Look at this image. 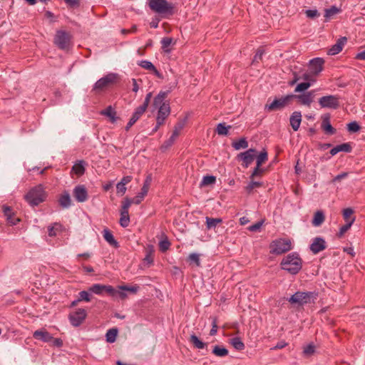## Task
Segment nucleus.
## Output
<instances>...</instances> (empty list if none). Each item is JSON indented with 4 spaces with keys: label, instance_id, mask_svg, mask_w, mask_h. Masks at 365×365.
<instances>
[{
    "label": "nucleus",
    "instance_id": "nucleus-1",
    "mask_svg": "<svg viewBox=\"0 0 365 365\" xmlns=\"http://www.w3.org/2000/svg\"><path fill=\"white\" fill-rule=\"evenodd\" d=\"M280 267L291 274H297L302 268V259L299 254L292 252L282 259Z\"/></svg>",
    "mask_w": 365,
    "mask_h": 365
},
{
    "label": "nucleus",
    "instance_id": "nucleus-2",
    "mask_svg": "<svg viewBox=\"0 0 365 365\" xmlns=\"http://www.w3.org/2000/svg\"><path fill=\"white\" fill-rule=\"evenodd\" d=\"M166 93L160 92L154 98L153 106L158 109L156 121L158 124H164L165 119L170 113V108L168 103L165 102Z\"/></svg>",
    "mask_w": 365,
    "mask_h": 365
},
{
    "label": "nucleus",
    "instance_id": "nucleus-3",
    "mask_svg": "<svg viewBox=\"0 0 365 365\" xmlns=\"http://www.w3.org/2000/svg\"><path fill=\"white\" fill-rule=\"evenodd\" d=\"M148 6L153 11L160 15H173L174 13V5L167 0H149Z\"/></svg>",
    "mask_w": 365,
    "mask_h": 365
},
{
    "label": "nucleus",
    "instance_id": "nucleus-4",
    "mask_svg": "<svg viewBox=\"0 0 365 365\" xmlns=\"http://www.w3.org/2000/svg\"><path fill=\"white\" fill-rule=\"evenodd\" d=\"M46 197V194L43 187L41 185H38L29 191L25 196V199L31 206H36L43 202Z\"/></svg>",
    "mask_w": 365,
    "mask_h": 365
},
{
    "label": "nucleus",
    "instance_id": "nucleus-5",
    "mask_svg": "<svg viewBox=\"0 0 365 365\" xmlns=\"http://www.w3.org/2000/svg\"><path fill=\"white\" fill-rule=\"evenodd\" d=\"M317 297V294L314 292H297L288 301L292 304L304 305L314 302Z\"/></svg>",
    "mask_w": 365,
    "mask_h": 365
},
{
    "label": "nucleus",
    "instance_id": "nucleus-6",
    "mask_svg": "<svg viewBox=\"0 0 365 365\" xmlns=\"http://www.w3.org/2000/svg\"><path fill=\"white\" fill-rule=\"evenodd\" d=\"M270 252L274 255H282L292 249V242L288 239H278L270 245Z\"/></svg>",
    "mask_w": 365,
    "mask_h": 365
},
{
    "label": "nucleus",
    "instance_id": "nucleus-7",
    "mask_svg": "<svg viewBox=\"0 0 365 365\" xmlns=\"http://www.w3.org/2000/svg\"><path fill=\"white\" fill-rule=\"evenodd\" d=\"M118 79V75L117 73H110L96 82L93 86V90L96 91H101L113 85Z\"/></svg>",
    "mask_w": 365,
    "mask_h": 365
},
{
    "label": "nucleus",
    "instance_id": "nucleus-8",
    "mask_svg": "<svg viewBox=\"0 0 365 365\" xmlns=\"http://www.w3.org/2000/svg\"><path fill=\"white\" fill-rule=\"evenodd\" d=\"M340 97L336 95L324 96L319 98L318 103L322 108L336 110L340 106Z\"/></svg>",
    "mask_w": 365,
    "mask_h": 365
},
{
    "label": "nucleus",
    "instance_id": "nucleus-9",
    "mask_svg": "<svg viewBox=\"0 0 365 365\" xmlns=\"http://www.w3.org/2000/svg\"><path fill=\"white\" fill-rule=\"evenodd\" d=\"M294 97V95L291 94L279 98H276L271 103L267 104L265 106V108L267 110H281L287 106Z\"/></svg>",
    "mask_w": 365,
    "mask_h": 365
},
{
    "label": "nucleus",
    "instance_id": "nucleus-10",
    "mask_svg": "<svg viewBox=\"0 0 365 365\" xmlns=\"http://www.w3.org/2000/svg\"><path fill=\"white\" fill-rule=\"evenodd\" d=\"M71 35L64 31H58L54 37V43L61 49L68 48L71 42Z\"/></svg>",
    "mask_w": 365,
    "mask_h": 365
},
{
    "label": "nucleus",
    "instance_id": "nucleus-11",
    "mask_svg": "<svg viewBox=\"0 0 365 365\" xmlns=\"http://www.w3.org/2000/svg\"><path fill=\"white\" fill-rule=\"evenodd\" d=\"M185 125V120H180L176 123V125L174 127V130H173L172 135L170 137V138L168 140H166L164 143V144L162 145V148L166 149L173 144V143L175 142L176 138L180 135L181 130L184 128Z\"/></svg>",
    "mask_w": 365,
    "mask_h": 365
},
{
    "label": "nucleus",
    "instance_id": "nucleus-12",
    "mask_svg": "<svg viewBox=\"0 0 365 365\" xmlns=\"http://www.w3.org/2000/svg\"><path fill=\"white\" fill-rule=\"evenodd\" d=\"M86 315V311L84 309H78L76 312L70 314V322L73 327H78L85 320Z\"/></svg>",
    "mask_w": 365,
    "mask_h": 365
},
{
    "label": "nucleus",
    "instance_id": "nucleus-13",
    "mask_svg": "<svg viewBox=\"0 0 365 365\" xmlns=\"http://www.w3.org/2000/svg\"><path fill=\"white\" fill-rule=\"evenodd\" d=\"M256 157V150L250 148L245 152L238 154L237 158L243 163V166L247 168L254 160Z\"/></svg>",
    "mask_w": 365,
    "mask_h": 365
},
{
    "label": "nucleus",
    "instance_id": "nucleus-14",
    "mask_svg": "<svg viewBox=\"0 0 365 365\" xmlns=\"http://www.w3.org/2000/svg\"><path fill=\"white\" fill-rule=\"evenodd\" d=\"M309 248L312 253L317 254L327 248L326 242L322 237H315L313 239Z\"/></svg>",
    "mask_w": 365,
    "mask_h": 365
},
{
    "label": "nucleus",
    "instance_id": "nucleus-15",
    "mask_svg": "<svg viewBox=\"0 0 365 365\" xmlns=\"http://www.w3.org/2000/svg\"><path fill=\"white\" fill-rule=\"evenodd\" d=\"M73 196L76 201L83 202L88 200V192L83 185H77L73 189Z\"/></svg>",
    "mask_w": 365,
    "mask_h": 365
},
{
    "label": "nucleus",
    "instance_id": "nucleus-16",
    "mask_svg": "<svg viewBox=\"0 0 365 365\" xmlns=\"http://www.w3.org/2000/svg\"><path fill=\"white\" fill-rule=\"evenodd\" d=\"M150 182L151 178L150 176H148L143 183L140 192H139L138 195L134 197V204L138 205L141 202L145 196L148 194Z\"/></svg>",
    "mask_w": 365,
    "mask_h": 365
},
{
    "label": "nucleus",
    "instance_id": "nucleus-17",
    "mask_svg": "<svg viewBox=\"0 0 365 365\" xmlns=\"http://www.w3.org/2000/svg\"><path fill=\"white\" fill-rule=\"evenodd\" d=\"M324 60L321 58H316L309 61V68L312 74L317 75L323 69Z\"/></svg>",
    "mask_w": 365,
    "mask_h": 365
},
{
    "label": "nucleus",
    "instance_id": "nucleus-18",
    "mask_svg": "<svg viewBox=\"0 0 365 365\" xmlns=\"http://www.w3.org/2000/svg\"><path fill=\"white\" fill-rule=\"evenodd\" d=\"M346 41L347 38L346 37H341L339 38L336 43L329 49L328 54L334 56L340 53L342 51Z\"/></svg>",
    "mask_w": 365,
    "mask_h": 365
},
{
    "label": "nucleus",
    "instance_id": "nucleus-19",
    "mask_svg": "<svg viewBox=\"0 0 365 365\" xmlns=\"http://www.w3.org/2000/svg\"><path fill=\"white\" fill-rule=\"evenodd\" d=\"M314 93V91H312L301 95H294V98H297L302 104L309 106L313 101Z\"/></svg>",
    "mask_w": 365,
    "mask_h": 365
},
{
    "label": "nucleus",
    "instance_id": "nucleus-20",
    "mask_svg": "<svg viewBox=\"0 0 365 365\" xmlns=\"http://www.w3.org/2000/svg\"><path fill=\"white\" fill-rule=\"evenodd\" d=\"M290 125L294 131L298 130L302 122V114L299 111H294L289 118Z\"/></svg>",
    "mask_w": 365,
    "mask_h": 365
},
{
    "label": "nucleus",
    "instance_id": "nucleus-21",
    "mask_svg": "<svg viewBox=\"0 0 365 365\" xmlns=\"http://www.w3.org/2000/svg\"><path fill=\"white\" fill-rule=\"evenodd\" d=\"M145 113L144 110H143V108H140L138 107L135 112L133 113L132 117L130 118V120L128 121L127 125L125 126V130L128 131L129 129L135 123V122L140 118V116Z\"/></svg>",
    "mask_w": 365,
    "mask_h": 365
},
{
    "label": "nucleus",
    "instance_id": "nucleus-22",
    "mask_svg": "<svg viewBox=\"0 0 365 365\" xmlns=\"http://www.w3.org/2000/svg\"><path fill=\"white\" fill-rule=\"evenodd\" d=\"M33 336L35 339H40L44 342H48L53 339L51 335L44 330H36L34 332Z\"/></svg>",
    "mask_w": 365,
    "mask_h": 365
},
{
    "label": "nucleus",
    "instance_id": "nucleus-23",
    "mask_svg": "<svg viewBox=\"0 0 365 365\" xmlns=\"http://www.w3.org/2000/svg\"><path fill=\"white\" fill-rule=\"evenodd\" d=\"M351 151V147L349 143H342L333 148L330 150V154L334 156L339 152L350 153Z\"/></svg>",
    "mask_w": 365,
    "mask_h": 365
},
{
    "label": "nucleus",
    "instance_id": "nucleus-24",
    "mask_svg": "<svg viewBox=\"0 0 365 365\" xmlns=\"http://www.w3.org/2000/svg\"><path fill=\"white\" fill-rule=\"evenodd\" d=\"M60 205L63 208H68L71 206V200L68 192L65 191L61 194L58 200Z\"/></svg>",
    "mask_w": 365,
    "mask_h": 365
},
{
    "label": "nucleus",
    "instance_id": "nucleus-25",
    "mask_svg": "<svg viewBox=\"0 0 365 365\" xmlns=\"http://www.w3.org/2000/svg\"><path fill=\"white\" fill-rule=\"evenodd\" d=\"M101 113L108 117L111 123H115L118 120L116 112L111 106L107 107L105 110H102Z\"/></svg>",
    "mask_w": 365,
    "mask_h": 365
},
{
    "label": "nucleus",
    "instance_id": "nucleus-26",
    "mask_svg": "<svg viewBox=\"0 0 365 365\" xmlns=\"http://www.w3.org/2000/svg\"><path fill=\"white\" fill-rule=\"evenodd\" d=\"M324 212L322 210H318L314 213L312 223L314 227H319L324 222Z\"/></svg>",
    "mask_w": 365,
    "mask_h": 365
},
{
    "label": "nucleus",
    "instance_id": "nucleus-27",
    "mask_svg": "<svg viewBox=\"0 0 365 365\" xmlns=\"http://www.w3.org/2000/svg\"><path fill=\"white\" fill-rule=\"evenodd\" d=\"M190 342L192 344L194 347L198 349H204L207 344L202 341L196 335L192 334L190 338Z\"/></svg>",
    "mask_w": 365,
    "mask_h": 365
},
{
    "label": "nucleus",
    "instance_id": "nucleus-28",
    "mask_svg": "<svg viewBox=\"0 0 365 365\" xmlns=\"http://www.w3.org/2000/svg\"><path fill=\"white\" fill-rule=\"evenodd\" d=\"M340 12V9L336 7V6H332L329 9H326L324 10V17L326 21H329L334 16L339 14Z\"/></svg>",
    "mask_w": 365,
    "mask_h": 365
},
{
    "label": "nucleus",
    "instance_id": "nucleus-29",
    "mask_svg": "<svg viewBox=\"0 0 365 365\" xmlns=\"http://www.w3.org/2000/svg\"><path fill=\"white\" fill-rule=\"evenodd\" d=\"M103 234L105 240L108 242L110 245H113L115 247H118V243L114 239L113 234L108 230H104Z\"/></svg>",
    "mask_w": 365,
    "mask_h": 365
},
{
    "label": "nucleus",
    "instance_id": "nucleus-30",
    "mask_svg": "<svg viewBox=\"0 0 365 365\" xmlns=\"http://www.w3.org/2000/svg\"><path fill=\"white\" fill-rule=\"evenodd\" d=\"M212 354L218 357H225L228 355V350L221 346L216 345L213 347Z\"/></svg>",
    "mask_w": 365,
    "mask_h": 365
},
{
    "label": "nucleus",
    "instance_id": "nucleus-31",
    "mask_svg": "<svg viewBox=\"0 0 365 365\" xmlns=\"http://www.w3.org/2000/svg\"><path fill=\"white\" fill-rule=\"evenodd\" d=\"M322 129L329 134H334L335 132V130L331 126L329 117H326L323 119L322 123Z\"/></svg>",
    "mask_w": 365,
    "mask_h": 365
},
{
    "label": "nucleus",
    "instance_id": "nucleus-32",
    "mask_svg": "<svg viewBox=\"0 0 365 365\" xmlns=\"http://www.w3.org/2000/svg\"><path fill=\"white\" fill-rule=\"evenodd\" d=\"M206 226L208 230L215 228L216 226L222 222L221 218H211L206 217Z\"/></svg>",
    "mask_w": 365,
    "mask_h": 365
},
{
    "label": "nucleus",
    "instance_id": "nucleus-33",
    "mask_svg": "<svg viewBox=\"0 0 365 365\" xmlns=\"http://www.w3.org/2000/svg\"><path fill=\"white\" fill-rule=\"evenodd\" d=\"M230 343L237 350L241 351L245 349V344L239 337L232 338Z\"/></svg>",
    "mask_w": 365,
    "mask_h": 365
},
{
    "label": "nucleus",
    "instance_id": "nucleus-34",
    "mask_svg": "<svg viewBox=\"0 0 365 365\" xmlns=\"http://www.w3.org/2000/svg\"><path fill=\"white\" fill-rule=\"evenodd\" d=\"M118 335V329L115 328L110 329L108 330L106 334V341L108 343H113L116 340V337Z\"/></svg>",
    "mask_w": 365,
    "mask_h": 365
},
{
    "label": "nucleus",
    "instance_id": "nucleus-35",
    "mask_svg": "<svg viewBox=\"0 0 365 365\" xmlns=\"http://www.w3.org/2000/svg\"><path fill=\"white\" fill-rule=\"evenodd\" d=\"M104 284H94L88 288V292L96 294L101 295L104 292Z\"/></svg>",
    "mask_w": 365,
    "mask_h": 365
},
{
    "label": "nucleus",
    "instance_id": "nucleus-36",
    "mask_svg": "<svg viewBox=\"0 0 365 365\" xmlns=\"http://www.w3.org/2000/svg\"><path fill=\"white\" fill-rule=\"evenodd\" d=\"M232 147L237 150L245 149L248 147V142L245 138H240L239 140L232 143Z\"/></svg>",
    "mask_w": 365,
    "mask_h": 365
},
{
    "label": "nucleus",
    "instance_id": "nucleus-37",
    "mask_svg": "<svg viewBox=\"0 0 365 365\" xmlns=\"http://www.w3.org/2000/svg\"><path fill=\"white\" fill-rule=\"evenodd\" d=\"M120 225L123 227H127L130 223V217L128 212L120 211Z\"/></svg>",
    "mask_w": 365,
    "mask_h": 365
},
{
    "label": "nucleus",
    "instance_id": "nucleus-38",
    "mask_svg": "<svg viewBox=\"0 0 365 365\" xmlns=\"http://www.w3.org/2000/svg\"><path fill=\"white\" fill-rule=\"evenodd\" d=\"M72 171L78 176L82 175L85 172L83 161H79L74 164L72 168Z\"/></svg>",
    "mask_w": 365,
    "mask_h": 365
},
{
    "label": "nucleus",
    "instance_id": "nucleus-39",
    "mask_svg": "<svg viewBox=\"0 0 365 365\" xmlns=\"http://www.w3.org/2000/svg\"><path fill=\"white\" fill-rule=\"evenodd\" d=\"M139 66H140L142 68L146 70L154 71L157 76L159 75L158 70L155 68L154 65L149 61H141L139 63Z\"/></svg>",
    "mask_w": 365,
    "mask_h": 365
},
{
    "label": "nucleus",
    "instance_id": "nucleus-40",
    "mask_svg": "<svg viewBox=\"0 0 365 365\" xmlns=\"http://www.w3.org/2000/svg\"><path fill=\"white\" fill-rule=\"evenodd\" d=\"M354 210L350 208H346L343 210V217L346 222H349V221H351L353 220V223L355 221V217L353 216Z\"/></svg>",
    "mask_w": 365,
    "mask_h": 365
},
{
    "label": "nucleus",
    "instance_id": "nucleus-41",
    "mask_svg": "<svg viewBox=\"0 0 365 365\" xmlns=\"http://www.w3.org/2000/svg\"><path fill=\"white\" fill-rule=\"evenodd\" d=\"M230 125L226 126L225 123H219L217 125L216 131L218 135H226L228 133Z\"/></svg>",
    "mask_w": 365,
    "mask_h": 365
},
{
    "label": "nucleus",
    "instance_id": "nucleus-42",
    "mask_svg": "<svg viewBox=\"0 0 365 365\" xmlns=\"http://www.w3.org/2000/svg\"><path fill=\"white\" fill-rule=\"evenodd\" d=\"M61 225L58 223L53 224L48 227V232L50 237H55L61 230Z\"/></svg>",
    "mask_w": 365,
    "mask_h": 365
},
{
    "label": "nucleus",
    "instance_id": "nucleus-43",
    "mask_svg": "<svg viewBox=\"0 0 365 365\" xmlns=\"http://www.w3.org/2000/svg\"><path fill=\"white\" fill-rule=\"evenodd\" d=\"M267 160V152L266 150H262L259 153V154L257 156V165L258 167H260L262 163Z\"/></svg>",
    "mask_w": 365,
    "mask_h": 365
},
{
    "label": "nucleus",
    "instance_id": "nucleus-44",
    "mask_svg": "<svg viewBox=\"0 0 365 365\" xmlns=\"http://www.w3.org/2000/svg\"><path fill=\"white\" fill-rule=\"evenodd\" d=\"M134 201H135L134 198H133V199L125 198V200L122 202L120 211L128 212L129 207H130V205L133 203H134Z\"/></svg>",
    "mask_w": 365,
    "mask_h": 365
},
{
    "label": "nucleus",
    "instance_id": "nucleus-45",
    "mask_svg": "<svg viewBox=\"0 0 365 365\" xmlns=\"http://www.w3.org/2000/svg\"><path fill=\"white\" fill-rule=\"evenodd\" d=\"M353 225V220L351 221H349V222H346L345 225H342L339 231L338 235L339 237H342L345 232H346L351 225Z\"/></svg>",
    "mask_w": 365,
    "mask_h": 365
},
{
    "label": "nucleus",
    "instance_id": "nucleus-46",
    "mask_svg": "<svg viewBox=\"0 0 365 365\" xmlns=\"http://www.w3.org/2000/svg\"><path fill=\"white\" fill-rule=\"evenodd\" d=\"M216 181V178L213 175L204 176L201 182V185H208L214 184Z\"/></svg>",
    "mask_w": 365,
    "mask_h": 365
},
{
    "label": "nucleus",
    "instance_id": "nucleus-47",
    "mask_svg": "<svg viewBox=\"0 0 365 365\" xmlns=\"http://www.w3.org/2000/svg\"><path fill=\"white\" fill-rule=\"evenodd\" d=\"M188 260L190 262H193L196 264V266L200 267V255L197 253H191L188 256Z\"/></svg>",
    "mask_w": 365,
    "mask_h": 365
},
{
    "label": "nucleus",
    "instance_id": "nucleus-48",
    "mask_svg": "<svg viewBox=\"0 0 365 365\" xmlns=\"http://www.w3.org/2000/svg\"><path fill=\"white\" fill-rule=\"evenodd\" d=\"M311 86V84L309 82H304L299 83L294 89L295 92H302L306 91Z\"/></svg>",
    "mask_w": 365,
    "mask_h": 365
},
{
    "label": "nucleus",
    "instance_id": "nucleus-49",
    "mask_svg": "<svg viewBox=\"0 0 365 365\" xmlns=\"http://www.w3.org/2000/svg\"><path fill=\"white\" fill-rule=\"evenodd\" d=\"M170 246V243L167 239L163 240L159 242V248L163 252L167 251Z\"/></svg>",
    "mask_w": 365,
    "mask_h": 365
},
{
    "label": "nucleus",
    "instance_id": "nucleus-50",
    "mask_svg": "<svg viewBox=\"0 0 365 365\" xmlns=\"http://www.w3.org/2000/svg\"><path fill=\"white\" fill-rule=\"evenodd\" d=\"M347 128L349 131L356 133L360 130V126L356 121H354L347 125Z\"/></svg>",
    "mask_w": 365,
    "mask_h": 365
},
{
    "label": "nucleus",
    "instance_id": "nucleus-51",
    "mask_svg": "<svg viewBox=\"0 0 365 365\" xmlns=\"http://www.w3.org/2000/svg\"><path fill=\"white\" fill-rule=\"evenodd\" d=\"M80 302L81 301H86V302H90L91 297L89 294V292L88 291H81L79 292V297H78Z\"/></svg>",
    "mask_w": 365,
    "mask_h": 365
},
{
    "label": "nucleus",
    "instance_id": "nucleus-52",
    "mask_svg": "<svg viewBox=\"0 0 365 365\" xmlns=\"http://www.w3.org/2000/svg\"><path fill=\"white\" fill-rule=\"evenodd\" d=\"M151 97H152V93H148L146 96H145V101L143 102V103L138 106L140 108H143V110L145 111L148 105H149V103L150 101V99H151Z\"/></svg>",
    "mask_w": 365,
    "mask_h": 365
},
{
    "label": "nucleus",
    "instance_id": "nucleus-53",
    "mask_svg": "<svg viewBox=\"0 0 365 365\" xmlns=\"http://www.w3.org/2000/svg\"><path fill=\"white\" fill-rule=\"evenodd\" d=\"M104 292H107L111 297H116L118 291L110 285H105Z\"/></svg>",
    "mask_w": 365,
    "mask_h": 365
},
{
    "label": "nucleus",
    "instance_id": "nucleus-54",
    "mask_svg": "<svg viewBox=\"0 0 365 365\" xmlns=\"http://www.w3.org/2000/svg\"><path fill=\"white\" fill-rule=\"evenodd\" d=\"M262 185V183L261 182H255V181H251L248 185L246 187V190L248 192H251L252 191L253 189L256 188V187H259Z\"/></svg>",
    "mask_w": 365,
    "mask_h": 365
},
{
    "label": "nucleus",
    "instance_id": "nucleus-55",
    "mask_svg": "<svg viewBox=\"0 0 365 365\" xmlns=\"http://www.w3.org/2000/svg\"><path fill=\"white\" fill-rule=\"evenodd\" d=\"M263 223H264V220L259 221L257 223L250 226L248 227V230L250 232H257V231H258L261 228V227L262 226Z\"/></svg>",
    "mask_w": 365,
    "mask_h": 365
},
{
    "label": "nucleus",
    "instance_id": "nucleus-56",
    "mask_svg": "<svg viewBox=\"0 0 365 365\" xmlns=\"http://www.w3.org/2000/svg\"><path fill=\"white\" fill-rule=\"evenodd\" d=\"M263 54L264 51L262 49H258L253 58L252 63H258L260 60H262Z\"/></svg>",
    "mask_w": 365,
    "mask_h": 365
},
{
    "label": "nucleus",
    "instance_id": "nucleus-57",
    "mask_svg": "<svg viewBox=\"0 0 365 365\" xmlns=\"http://www.w3.org/2000/svg\"><path fill=\"white\" fill-rule=\"evenodd\" d=\"M305 14L307 17L311 19H314L319 16V14L317 9L306 10Z\"/></svg>",
    "mask_w": 365,
    "mask_h": 365
},
{
    "label": "nucleus",
    "instance_id": "nucleus-58",
    "mask_svg": "<svg viewBox=\"0 0 365 365\" xmlns=\"http://www.w3.org/2000/svg\"><path fill=\"white\" fill-rule=\"evenodd\" d=\"M314 352V346L312 344H309L306 346L304 349L303 353L304 355L309 356L312 354Z\"/></svg>",
    "mask_w": 365,
    "mask_h": 365
},
{
    "label": "nucleus",
    "instance_id": "nucleus-59",
    "mask_svg": "<svg viewBox=\"0 0 365 365\" xmlns=\"http://www.w3.org/2000/svg\"><path fill=\"white\" fill-rule=\"evenodd\" d=\"M116 190H117V193L118 194H120V195H123L125 192V191H126V187H125V185H123L120 182H119L116 185Z\"/></svg>",
    "mask_w": 365,
    "mask_h": 365
},
{
    "label": "nucleus",
    "instance_id": "nucleus-60",
    "mask_svg": "<svg viewBox=\"0 0 365 365\" xmlns=\"http://www.w3.org/2000/svg\"><path fill=\"white\" fill-rule=\"evenodd\" d=\"M348 176V173H341L336 176H335L332 180L331 181V183H335L336 182H338L342 179L346 178Z\"/></svg>",
    "mask_w": 365,
    "mask_h": 365
},
{
    "label": "nucleus",
    "instance_id": "nucleus-61",
    "mask_svg": "<svg viewBox=\"0 0 365 365\" xmlns=\"http://www.w3.org/2000/svg\"><path fill=\"white\" fill-rule=\"evenodd\" d=\"M65 3L70 7L75 8L80 5V0H63Z\"/></svg>",
    "mask_w": 365,
    "mask_h": 365
},
{
    "label": "nucleus",
    "instance_id": "nucleus-62",
    "mask_svg": "<svg viewBox=\"0 0 365 365\" xmlns=\"http://www.w3.org/2000/svg\"><path fill=\"white\" fill-rule=\"evenodd\" d=\"M217 319L215 318V319H213L212 322V329L210 331V335L214 336L217 334Z\"/></svg>",
    "mask_w": 365,
    "mask_h": 365
},
{
    "label": "nucleus",
    "instance_id": "nucleus-63",
    "mask_svg": "<svg viewBox=\"0 0 365 365\" xmlns=\"http://www.w3.org/2000/svg\"><path fill=\"white\" fill-rule=\"evenodd\" d=\"M143 262H144V263H146L148 266H150L153 264V258L152 257L150 252L147 253V255H145V257L143 259Z\"/></svg>",
    "mask_w": 365,
    "mask_h": 365
},
{
    "label": "nucleus",
    "instance_id": "nucleus-64",
    "mask_svg": "<svg viewBox=\"0 0 365 365\" xmlns=\"http://www.w3.org/2000/svg\"><path fill=\"white\" fill-rule=\"evenodd\" d=\"M172 41L173 40L171 38H169V37L163 38L161 41V44H162L163 48H165L168 47L171 44Z\"/></svg>",
    "mask_w": 365,
    "mask_h": 365
}]
</instances>
